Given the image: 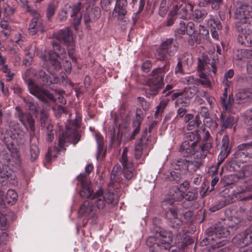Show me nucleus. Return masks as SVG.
Listing matches in <instances>:
<instances>
[{
    "mask_svg": "<svg viewBox=\"0 0 252 252\" xmlns=\"http://www.w3.org/2000/svg\"><path fill=\"white\" fill-rule=\"evenodd\" d=\"M191 11V18L198 22H202L208 14L207 10L205 9H195Z\"/></svg>",
    "mask_w": 252,
    "mask_h": 252,
    "instance_id": "obj_33",
    "label": "nucleus"
},
{
    "mask_svg": "<svg viewBox=\"0 0 252 252\" xmlns=\"http://www.w3.org/2000/svg\"><path fill=\"white\" fill-rule=\"evenodd\" d=\"M181 5L176 4L178 8L176 10L177 15L181 19H186L188 17V12L191 11L194 8V5L189 0L183 2Z\"/></svg>",
    "mask_w": 252,
    "mask_h": 252,
    "instance_id": "obj_26",
    "label": "nucleus"
},
{
    "mask_svg": "<svg viewBox=\"0 0 252 252\" xmlns=\"http://www.w3.org/2000/svg\"><path fill=\"white\" fill-rule=\"evenodd\" d=\"M220 121L222 123L221 131H224L226 128L232 126L234 123V118L231 116H228L226 118L223 117L221 114Z\"/></svg>",
    "mask_w": 252,
    "mask_h": 252,
    "instance_id": "obj_38",
    "label": "nucleus"
},
{
    "mask_svg": "<svg viewBox=\"0 0 252 252\" xmlns=\"http://www.w3.org/2000/svg\"><path fill=\"white\" fill-rule=\"evenodd\" d=\"M14 116L31 135L34 134L35 120L30 113L24 112L21 107L17 106L15 107Z\"/></svg>",
    "mask_w": 252,
    "mask_h": 252,
    "instance_id": "obj_5",
    "label": "nucleus"
},
{
    "mask_svg": "<svg viewBox=\"0 0 252 252\" xmlns=\"http://www.w3.org/2000/svg\"><path fill=\"white\" fill-rule=\"evenodd\" d=\"M230 234V231L227 227L222 226L220 224H218L215 227V230L211 236H209L208 240H211L216 242L215 244H212L213 249L219 248L226 245L227 240L224 239L220 240L221 238H226Z\"/></svg>",
    "mask_w": 252,
    "mask_h": 252,
    "instance_id": "obj_7",
    "label": "nucleus"
},
{
    "mask_svg": "<svg viewBox=\"0 0 252 252\" xmlns=\"http://www.w3.org/2000/svg\"><path fill=\"white\" fill-rule=\"evenodd\" d=\"M176 208H170L166 213V217L171 227L178 228L183 224V220Z\"/></svg>",
    "mask_w": 252,
    "mask_h": 252,
    "instance_id": "obj_22",
    "label": "nucleus"
},
{
    "mask_svg": "<svg viewBox=\"0 0 252 252\" xmlns=\"http://www.w3.org/2000/svg\"><path fill=\"white\" fill-rule=\"evenodd\" d=\"M23 100L27 107L32 113H36L38 111V106L36 103L34 102L32 98L30 96H27L23 98Z\"/></svg>",
    "mask_w": 252,
    "mask_h": 252,
    "instance_id": "obj_35",
    "label": "nucleus"
},
{
    "mask_svg": "<svg viewBox=\"0 0 252 252\" xmlns=\"http://www.w3.org/2000/svg\"><path fill=\"white\" fill-rule=\"evenodd\" d=\"M57 6L53 2L50 3L47 9L46 15L48 19H50L55 14Z\"/></svg>",
    "mask_w": 252,
    "mask_h": 252,
    "instance_id": "obj_51",
    "label": "nucleus"
},
{
    "mask_svg": "<svg viewBox=\"0 0 252 252\" xmlns=\"http://www.w3.org/2000/svg\"><path fill=\"white\" fill-rule=\"evenodd\" d=\"M7 149L10 152L11 154L17 153L19 151L18 146L13 142H10L6 144Z\"/></svg>",
    "mask_w": 252,
    "mask_h": 252,
    "instance_id": "obj_57",
    "label": "nucleus"
},
{
    "mask_svg": "<svg viewBox=\"0 0 252 252\" xmlns=\"http://www.w3.org/2000/svg\"><path fill=\"white\" fill-rule=\"evenodd\" d=\"M178 237L170 231L162 229L157 231L155 236L149 237L147 240L146 244L151 252L168 250L172 246L180 243Z\"/></svg>",
    "mask_w": 252,
    "mask_h": 252,
    "instance_id": "obj_1",
    "label": "nucleus"
},
{
    "mask_svg": "<svg viewBox=\"0 0 252 252\" xmlns=\"http://www.w3.org/2000/svg\"><path fill=\"white\" fill-rule=\"evenodd\" d=\"M147 88L145 90L146 95L150 98L157 95L159 91L164 85L161 82H154L153 80L148 79L147 82Z\"/></svg>",
    "mask_w": 252,
    "mask_h": 252,
    "instance_id": "obj_23",
    "label": "nucleus"
},
{
    "mask_svg": "<svg viewBox=\"0 0 252 252\" xmlns=\"http://www.w3.org/2000/svg\"><path fill=\"white\" fill-rule=\"evenodd\" d=\"M222 149L218 156V164L220 165L227 157L228 152L227 151L229 146V138L227 136H223L222 139Z\"/></svg>",
    "mask_w": 252,
    "mask_h": 252,
    "instance_id": "obj_31",
    "label": "nucleus"
},
{
    "mask_svg": "<svg viewBox=\"0 0 252 252\" xmlns=\"http://www.w3.org/2000/svg\"><path fill=\"white\" fill-rule=\"evenodd\" d=\"M246 189L242 187H237V189L233 191L232 194L228 195L226 198L221 199L218 201L217 205L210 208V211L214 212L219 210L223 207L227 206L237 200H248L252 199V195H244L243 193Z\"/></svg>",
    "mask_w": 252,
    "mask_h": 252,
    "instance_id": "obj_3",
    "label": "nucleus"
},
{
    "mask_svg": "<svg viewBox=\"0 0 252 252\" xmlns=\"http://www.w3.org/2000/svg\"><path fill=\"white\" fill-rule=\"evenodd\" d=\"M196 198V194L192 191H188L186 194H184V198L189 201L194 200Z\"/></svg>",
    "mask_w": 252,
    "mask_h": 252,
    "instance_id": "obj_63",
    "label": "nucleus"
},
{
    "mask_svg": "<svg viewBox=\"0 0 252 252\" xmlns=\"http://www.w3.org/2000/svg\"><path fill=\"white\" fill-rule=\"evenodd\" d=\"M237 151L233 155L229 164L234 170H237L240 163H246L252 158V142L243 143L238 146Z\"/></svg>",
    "mask_w": 252,
    "mask_h": 252,
    "instance_id": "obj_2",
    "label": "nucleus"
},
{
    "mask_svg": "<svg viewBox=\"0 0 252 252\" xmlns=\"http://www.w3.org/2000/svg\"><path fill=\"white\" fill-rule=\"evenodd\" d=\"M66 56L65 49L61 48V45L57 42H53V52L49 53V60L50 63L54 66L56 70H59L61 68V63L57 58L63 60L66 58Z\"/></svg>",
    "mask_w": 252,
    "mask_h": 252,
    "instance_id": "obj_12",
    "label": "nucleus"
},
{
    "mask_svg": "<svg viewBox=\"0 0 252 252\" xmlns=\"http://www.w3.org/2000/svg\"><path fill=\"white\" fill-rule=\"evenodd\" d=\"M187 33L191 36L195 33V25L193 22H189L186 26Z\"/></svg>",
    "mask_w": 252,
    "mask_h": 252,
    "instance_id": "obj_58",
    "label": "nucleus"
},
{
    "mask_svg": "<svg viewBox=\"0 0 252 252\" xmlns=\"http://www.w3.org/2000/svg\"><path fill=\"white\" fill-rule=\"evenodd\" d=\"M128 148L125 147L123 151L121 156V162L122 164L124 169H128L133 167V163L130 160H129L127 158V152Z\"/></svg>",
    "mask_w": 252,
    "mask_h": 252,
    "instance_id": "obj_34",
    "label": "nucleus"
},
{
    "mask_svg": "<svg viewBox=\"0 0 252 252\" xmlns=\"http://www.w3.org/2000/svg\"><path fill=\"white\" fill-rule=\"evenodd\" d=\"M57 38L67 45L68 56L73 63H76L77 59L74 56V44L73 42L72 33L68 27L61 30L57 34Z\"/></svg>",
    "mask_w": 252,
    "mask_h": 252,
    "instance_id": "obj_6",
    "label": "nucleus"
},
{
    "mask_svg": "<svg viewBox=\"0 0 252 252\" xmlns=\"http://www.w3.org/2000/svg\"><path fill=\"white\" fill-rule=\"evenodd\" d=\"M39 76L43 82L47 83L49 82L51 83L55 84L57 83L58 81V79L56 77H54L53 75H52V77L54 78L53 79H52L51 77L48 76L44 71H39Z\"/></svg>",
    "mask_w": 252,
    "mask_h": 252,
    "instance_id": "obj_41",
    "label": "nucleus"
},
{
    "mask_svg": "<svg viewBox=\"0 0 252 252\" xmlns=\"http://www.w3.org/2000/svg\"><path fill=\"white\" fill-rule=\"evenodd\" d=\"M201 122L200 120L199 116L197 115L195 116L194 120L191 121L188 123L187 128L188 130H192L195 127L199 126Z\"/></svg>",
    "mask_w": 252,
    "mask_h": 252,
    "instance_id": "obj_49",
    "label": "nucleus"
},
{
    "mask_svg": "<svg viewBox=\"0 0 252 252\" xmlns=\"http://www.w3.org/2000/svg\"><path fill=\"white\" fill-rule=\"evenodd\" d=\"M200 137L198 134L194 132H189L187 135V141L189 142H196V144H198V141L199 140Z\"/></svg>",
    "mask_w": 252,
    "mask_h": 252,
    "instance_id": "obj_56",
    "label": "nucleus"
},
{
    "mask_svg": "<svg viewBox=\"0 0 252 252\" xmlns=\"http://www.w3.org/2000/svg\"><path fill=\"white\" fill-rule=\"evenodd\" d=\"M11 155L12 159L15 163V164L17 165H20L22 162V159L20 154L19 153V151H18L17 153H14L13 154Z\"/></svg>",
    "mask_w": 252,
    "mask_h": 252,
    "instance_id": "obj_59",
    "label": "nucleus"
},
{
    "mask_svg": "<svg viewBox=\"0 0 252 252\" xmlns=\"http://www.w3.org/2000/svg\"><path fill=\"white\" fill-rule=\"evenodd\" d=\"M184 198V191L182 190L178 187H174L172 188L169 196L162 202V205L163 207L168 204L171 205L174 202L180 201Z\"/></svg>",
    "mask_w": 252,
    "mask_h": 252,
    "instance_id": "obj_20",
    "label": "nucleus"
},
{
    "mask_svg": "<svg viewBox=\"0 0 252 252\" xmlns=\"http://www.w3.org/2000/svg\"><path fill=\"white\" fill-rule=\"evenodd\" d=\"M234 102L243 106L249 105L252 102V91L250 89L239 90L235 95Z\"/></svg>",
    "mask_w": 252,
    "mask_h": 252,
    "instance_id": "obj_17",
    "label": "nucleus"
},
{
    "mask_svg": "<svg viewBox=\"0 0 252 252\" xmlns=\"http://www.w3.org/2000/svg\"><path fill=\"white\" fill-rule=\"evenodd\" d=\"M77 179L81 185L80 196L84 198H92L94 194L87 176L80 174L77 177Z\"/></svg>",
    "mask_w": 252,
    "mask_h": 252,
    "instance_id": "obj_16",
    "label": "nucleus"
},
{
    "mask_svg": "<svg viewBox=\"0 0 252 252\" xmlns=\"http://www.w3.org/2000/svg\"><path fill=\"white\" fill-rule=\"evenodd\" d=\"M95 137L97 144V153L100 154L103 147V137L98 134L95 135Z\"/></svg>",
    "mask_w": 252,
    "mask_h": 252,
    "instance_id": "obj_54",
    "label": "nucleus"
},
{
    "mask_svg": "<svg viewBox=\"0 0 252 252\" xmlns=\"http://www.w3.org/2000/svg\"><path fill=\"white\" fill-rule=\"evenodd\" d=\"M143 142L142 139L137 142L135 145L134 152L135 157L136 159H139L142 155L143 151Z\"/></svg>",
    "mask_w": 252,
    "mask_h": 252,
    "instance_id": "obj_44",
    "label": "nucleus"
},
{
    "mask_svg": "<svg viewBox=\"0 0 252 252\" xmlns=\"http://www.w3.org/2000/svg\"><path fill=\"white\" fill-rule=\"evenodd\" d=\"M18 199V194L13 189H9L4 195V192L0 189V200H3L7 204L12 205L16 203Z\"/></svg>",
    "mask_w": 252,
    "mask_h": 252,
    "instance_id": "obj_29",
    "label": "nucleus"
},
{
    "mask_svg": "<svg viewBox=\"0 0 252 252\" xmlns=\"http://www.w3.org/2000/svg\"><path fill=\"white\" fill-rule=\"evenodd\" d=\"M71 9L72 13L71 14V17L81 15L80 14L81 10V3H78L77 4L73 5L72 6H69Z\"/></svg>",
    "mask_w": 252,
    "mask_h": 252,
    "instance_id": "obj_53",
    "label": "nucleus"
},
{
    "mask_svg": "<svg viewBox=\"0 0 252 252\" xmlns=\"http://www.w3.org/2000/svg\"><path fill=\"white\" fill-rule=\"evenodd\" d=\"M199 34L203 38H206L209 35V31L205 27L202 25H199Z\"/></svg>",
    "mask_w": 252,
    "mask_h": 252,
    "instance_id": "obj_61",
    "label": "nucleus"
},
{
    "mask_svg": "<svg viewBox=\"0 0 252 252\" xmlns=\"http://www.w3.org/2000/svg\"><path fill=\"white\" fill-rule=\"evenodd\" d=\"M218 61L217 56L215 55H214L211 59L204 56L199 57L197 63V68L199 72L209 73L212 71L214 73H216Z\"/></svg>",
    "mask_w": 252,
    "mask_h": 252,
    "instance_id": "obj_10",
    "label": "nucleus"
},
{
    "mask_svg": "<svg viewBox=\"0 0 252 252\" xmlns=\"http://www.w3.org/2000/svg\"><path fill=\"white\" fill-rule=\"evenodd\" d=\"M100 11L98 8H92L85 13L84 15V22L86 24L90 22H94L100 17Z\"/></svg>",
    "mask_w": 252,
    "mask_h": 252,
    "instance_id": "obj_30",
    "label": "nucleus"
},
{
    "mask_svg": "<svg viewBox=\"0 0 252 252\" xmlns=\"http://www.w3.org/2000/svg\"><path fill=\"white\" fill-rule=\"evenodd\" d=\"M220 102L225 110L232 107L233 104L235 103L234 99L233 100L232 98H231L230 95H229V97L226 99L221 98Z\"/></svg>",
    "mask_w": 252,
    "mask_h": 252,
    "instance_id": "obj_48",
    "label": "nucleus"
},
{
    "mask_svg": "<svg viewBox=\"0 0 252 252\" xmlns=\"http://www.w3.org/2000/svg\"><path fill=\"white\" fill-rule=\"evenodd\" d=\"M203 123L205 126L211 128L212 130L215 129L218 126V124L216 122L214 121L211 118L208 117L203 119Z\"/></svg>",
    "mask_w": 252,
    "mask_h": 252,
    "instance_id": "obj_47",
    "label": "nucleus"
},
{
    "mask_svg": "<svg viewBox=\"0 0 252 252\" xmlns=\"http://www.w3.org/2000/svg\"><path fill=\"white\" fill-rule=\"evenodd\" d=\"M40 125L47 129V140L51 142L54 138L55 130L53 124L48 120V114L44 110L40 111Z\"/></svg>",
    "mask_w": 252,
    "mask_h": 252,
    "instance_id": "obj_18",
    "label": "nucleus"
},
{
    "mask_svg": "<svg viewBox=\"0 0 252 252\" xmlns=\"http://www.w3.org/2000/svg\"><path fill=\"white\" fill-rule=\"evenodd\" d=\"M168 55H169V52L168 51L162 48L160 46L157 50L156 54L157 58L160 61L165 59L167 57Z\"/></svg>",
    "mask_w": 252,
    "mask_h": 252,
    "instance_id": "obj_46",
    "label": "nucleus"
},
{
    "mask_svg": "<svg viewBox=\"0 0 252 252\" xmlns=\"http://www.w3.org/2000/svg\"><path fill=\"white\" fill-rule=\"evenodd\" d=\"M232 241L239 248H243L252 244V225L244 232L237 235Z\"/></svg>",
    "mask_w": 252,
    "mask_h": 252,
    "instance_id": "obj_15",
    "label": "nucleus"
},
{
    "mask_svg": "<svg viewBox=\"0 0 252 252\" xmlns=\"http://www.w3.org/2000/svg\"><path fill=\"white\" fill-rule=\"evenodd\" d=\"M202 166L200 162L194 159L190 160L186 158H179L173 163V167L175 170H180L183 172H185L186 171L193 172L200 169Z\"/></svg>",
    "mask_w": 252,
    "mask_h": 252,
    "instance_id": "obj_8",
    "label": "nucleus"
},
{
    "mask_svg": "<svg viewBox=\"0 0 252 252\" xmlns=\"http://www.w3.org/2000/svg\"><path fill=\"white\" fill-rule=\"evenodd\" d=\"M172 99L177 98L175 102V106L188 107L190 104V98L188 96L187 93L177 92L173 94Z\"/></svg>",
    "mask_w": 252,
    "mask_h": 252,
    "instance_id": "obj_27",
    "label": "nucleus"
},
{
    "mask_svg": "<svg viewBox=\"0 0 252 252\" xmlns=\"http://www.w3.org/2000/svg\"><path fill=\"white\" fill-rule=\"evenodd\" d=\"M160 46L168 51L169 56L174 55L178 49V47L173 42V40L172 38L166 39Z\"/></svg>",
    "mask_w": 252,
    "mask_h": 252,
    "instance_id": "obj_32",
    "label": "nucleus"
},
{
    "mask_svg": "<svg viewBox=\"0 0 252 252\" xmlns=\"http://www.w3.org/2000/svg\"><path fill=\"white\" fill-rule=\"evenodd\" d=\"M178 60L183 63L184 66H187V67L190 66L193 62L192 55L188 53L183 55Z\"/></svg>",
    "mask_w": 252,
    "mask_h": 252,
    "instance_id": "obj_39",
    "label": "nucleus"
},
{
    "mask_svg": "<svg viewBox=\"0 0 252 252\" xmlns=\"http://www.w3.org/2000/svg\"><path fill=\"white\" fill-rule=\"evenodd\" d=\"M234 17L238 20L237 24L249 23L252 21V7L247 4L238 3L234 10Z\"/></svg>",
    "mask_w": 252,
    "mask_h": 252,
    "instance_id": "obj_9",
    "label": "nucleus"
},
{
    "mask_svg": "<svg viewBox=\"0 0 252 252\" xmlns=\"http://www.w3.org/2000/svg\"><path fill=\"white\" fill-rule=\"evenodd\" d=\"M32 18L29 24V33L31 35H33L40 32L42 33L45 32L43 21L41 19L40 15L37 12L32 10L31 12Z\"/></svg>",
    "mask_w": 252,
    "mask_h": 252,
    "instance_id": "obj_13",
    "label": "nucleus"
},
{
    "mask_svg": "<svg viewBox=\"0 0 252 252\" xmlns=\"http://www.w3.org/2000/svg\"><path fill=\"white\" fill-rule=\"evenodd\" d=\"M1 70L3 72L6 74L5 76L7 77L6 80L7 81H10L12 79L13 74L11 72L10 69L6 65H3Z\"/></svg>",
    "mask_w": 252,
    "mask_h": 252,
    "instance_id": "obj_55",
    "label": "nucleus"
},
{
    "mask_svg": "<svg viewBox=\"0 0 252 252\" xmlns=\"http://www.w3.org/2000/svg\"><path fill=\"white\" fill-rule=\"evenodd\" d=\"M137 99L142 108L144 110H148L150 106L149 103L148 102L144 97H138Z\"/></svg>",
    "mask_w": 252,
    "mask_h": 252,
    "instance_id": "obj_60",
    "label": "nucleus"
},
{
    "mask_svg": "<svg viewBox=\"0 0 252 252\" xmlns=\"http://www.w3.org/2000/svg\"><path fill=\"white\" fill-rule=\"evenodd\" d=\"M198 145L196 144V142L185 141L181 144L179 151L184 157L188 158L193 156L195 151L198 148Z\"/></svg>",
    "mask_w": 252,
    "mask_h": 252,
    "instance_id": "obj_24",
    "label": "nucleus"
},
{
    "mask_svg": "<svg viewBox=\"0 0 252 252\" xmlns=\"http://www.w3.org/2000/svg\"><path fill=\"white\" fill-rule=\"evenodd\" d=\"M69 141V138L66 132L61 135L59 138L58 150H65V147L67 146Z\"/></svg>",
    "mask_w": 252,
    "mask_h": 252,
    "instance_id": "obj_37",
    "label": "nucleus"
},
{
    "mask_svg": "<svg viewBox=\"0 0 252 252\" xmlns=\"http://www.w3.org/2000/svg\"><path fill=\"white\" fill-rule=\"evenodd\" d=\"M242 219V217H239L238 216L231 217V218L229 219L228 222V225L229 227L232 228L236 226L239 224Z\"/></svg>",
    "mask_w": 252,
    "mask_h": 252,
    "instance_id": "obj_50",
    "label": "nucleus"
},
{
    "mask_svg": "<svg viewBox=\"0 0 252 252\" xmlns=\"http://www.w3.org/2000/svg\"><path fill=\"white\" fill-rule=\"evenodd\" d=\"M28 86L30 93L40 100L44 101L46 98L50 100L54 99V97L52 94L43 87L37 86L32 80H29Z\"/></svg>",
    "mask_w": 252,
    "mask_h": 252,
    "instance_id": "obj_14",
    "label": "nucleus"
},
{
    "mask_svg": "<svg viewBox=\"0 0 252 252\" xmlns=\"http://www.w3.org/2000/svg\"><path fill=\"white\" fill-rule=\"evenodd\" d=\"M168 102L169 99L168 98H164L160 101L157 107V110L155 112V115L157 118L163 113Z\"/></svg>",
    "mask_w": 252,
    "mask_h": 252,
    "instance_id": "obj_43",
    "label": "nucleus"
},
{
    "mask_svg": "<svg viewBox=\"0 0 252 252\" xmlns=\"http://www.w3.org/2000/svg\"><path fill=\"white\" fill-rule=\"evenodd\" d=\"M127 0H116L113 14L118 20L123 21L125 19L127 14Z\"/></svg>",
    "mask_w": 252,
    "mask_h": 252,
    "instance_id": "obj_21",
    "label": "nucleus"
},
{
    "mask_svg": "<svg viewBox=\"0 0 252 252\" xmlns=\"http://www.w3.org/2000/svg\"><path fill=\"white\" fill-rule=\"evenodd\" d=\"M169 65L166 63L162 67H157L154 69L151 73V77L149 80H153L154 82H161L164 83V77L165 73L169 70Z\"/></svg>",
    "mask_w": 252,
    "mask_h": 252,
    "instance_id": "obj_25",
    "label": "nucleus"
},
{
    "mask_svg": "<svg viewBox=\"0 0 252 252\" xmlns=\"http://www.w3.org/2000/svg\"><path fill=\"white\" fill-rule=\"evenodd\" d=\"M180 28H178L176 31V34L182 35L185 34L186 33H187V30L185 22L183 21L181 22L180 23Z\"/></svg>",
    "mask_w": 252,
    "mask_h": 252,
    "instance_id": "obj_62",
    "label": "nucleus"
},
{
    "mask_svg": "<svg viewBox=\"0 0 252 252\" xmlns=\"http://www.w3.org/2000/svg\"><path fill=\"white\" fill-rule=\"evenodd\" d=\"M152 67V63L150 61H146L141 66L142 70L145 72H149Z\"/></svg>",
    "mask_w": 252,
    "mask_h": 252,
    "instance_id": "obj_64",
    "label": "nucleus"
},
{
    "mask_svg": "<svg viewBox=\"0 0 252 252\" xmlns=\"http://www.w3.org/2000/svg\"><path fill=\"white\" fill-rule=\"evenodd\" d=\"M199 94L201 96L206 98L210 106L212 107L215 102V98L204 91L200 92Z\"/></svg>",
    "mask_w": 252,
    "mask_h": 252,
    "instance_id": "obj_52",
    "label": "nucleus"
},
{
    "mask_svg": "<svg viewBox=\"0 0 252 252\" xmlns=\"http://www.w3.org/2000/svg\"><path fill=\"white\" fill-rule=\"evenodd\" d=\"M177 6H174L170 11L167 20V26H171L174 24L176 19L175 17L177 16V13L176 12V10H177Z\"/></svg>",
    "mask_w": 252,
    "mask_h": 252,
    "instance_id": "obj_42",
    "label": "nucleus"
},
{
    "mask_svg": "<svg viewBox=\"0 0 252 252\" xmlns=\"http://www.w3.org/2000/svg\"><path fill=\"white\" fill-rule=\"evenodd\" d=\"M207 26L210 27L211 29H217L220 30L222 28V26L219 20H216L213 15H210L209 18L207 20Z\"/></svg>",
    "mask_w": 252,
    "mask_h": 252,
    "instance_id": "obj_36",
    "label": "nucleus"
},
{
    "mask_svg": "<svg viewBox=\"0 0 252 252\" xmlns=\"http://www.w3.org/2000/svg\"><path fill=\"white\" fill-rule=\"evenodd\" d=\"M91 200L92 204L95 206L96 211H97V209L101 210L104 209L107 204H115L117 203V200L115 198V195L110 192L104 193L101 190H98Z\"/></svg>",
    "mask_w": 252,
    "mask_h": 252,
    "instance_id": "obj_4",
    "label": "nucleus"
},
{
    "mask_svg": "<svg viewBox=\"0 0 252 252\" xmlns=\"http://www.w3.org/2000/svg\"><path fill=\"white\" fill-rule=\"evenodd\" d=\"M209 149V146L208 144H203L202 145H198V148L196 149L194 154L193 155V159L200 162L202 165L204 163V159L206 158L208 151Z\"/></svg>",
    "mask_w": 252,
    "mask_h": 252,
    "instance_id": "obj_28",
    "label": "nucleus"
},
{
    "mask_svg": "<svg viewBox=\"0 0 252 252\" xmlns=\"http://www.w3.org/2000/svg\"><path fill=\"white\" fill-rule=\"evenodd\" d=\"M209 73L201 72L199 73V77L200 78L199 82L201 84L207 87H211V81L208 77Z\"/></svg>",
    "mask_w": 252,
    "mask_h": 252,
    "instance_id": "obj_45",
    "label": "nucleus"
},
{
    "mask_svg": "<svg viewBox=\"0 0 252 252\" xmlns=\"http://www.w3.org/2000/svg\"><path fill=\"white\" fill-rule=\"evenodd\" d=\"M39 154V150L36 144H32L30 148V160L33 162L37 158Z\"/></svg>",
    "mask_w": 252,
    "mask_h": 252,
    "instance_id": "obj_40",
    "label": "nucleus"
},
{
    "mask_svg": "<svg viewBox=\"0 0 252 252\" xmlns=\"http://www.w3.org/2000/svg\"><path fill=\"white\" fill-rule=\"evenodd\" d=\"M79 215L89 219L96 218V211L95 206L92 204L90 200L84 201L80 207Z\"/></svg>",
    "mask_w": 252,
    "mask_h": 252,
    "instance_id": "obj_19",
    "label": "nucleus"
},
{
    "mask_svg": "<svg viewBox=\"0 0 252 252\" xmlns=\"http://www.w3.org/2000/svg\"><path fill=\"white\" fill-rule=\"evenodd\" d=\"M236 28L239 33L237 40L238 42L245 46H252V43L250 42V35L252 32V21L249 23L243 24H237Z\"/></svg>",
    "mask_w": 252,
    "mask_h": 252,
    "instance_id": "obj_11",
    "label": "nucleus"
}]
</instances>
